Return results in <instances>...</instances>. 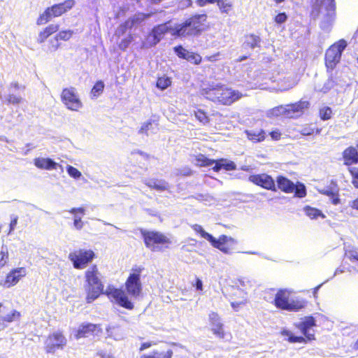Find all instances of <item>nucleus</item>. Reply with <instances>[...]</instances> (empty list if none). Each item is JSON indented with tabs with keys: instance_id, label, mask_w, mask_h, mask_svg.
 Here are the masks:
<instances>
[{
	"instance_id": "24",
	"label": "nucleus",
	"mask_w": 358,
	"mask_h": 358,
	"mask_svg": "<svg viewBox=\"0 0 358 358\" xmlns=\"http://www.w3.org/2000/svg\"><path fill=\"white\" fill-rule=\"evenodd\" d=\"M34 165L41 169H56L57 164L50 158L37 157L34 159Z\"/></svg>"
},
{
	"instance_id": "51",
	"label": "nucleus",
	"mask_w": 358,
	"mask_h": 358,
	"mask_svg": "<svg viewBox=\"0 0 358 358\" xmlns=\"http://www.w3.org/2000/svg\"><path fill=\"white\" fill-rule=\"evenodd\" d=\"M152 124V120H148L147 122H144L141 127L140 128L138 132L140 134H145V135H148V130L150 129L151 126Z\"/></svg>"
},
{
	"instance_id": "35",
	"label": "nucleus",
	"mask_w": 358,
	"mask_h": 358,
	"mask_svg": "<svg viewBox=\"0 0 358 358\" xmlns=\"http://www.w3.org/2000/svg\"><path fill=\"white\" fill-rule=\"evenodd\" d=\"M171 80L169 77L162 76L158 77L156 82V87L161 90H164L171 85Z\"/></svg>"
},
{
	"instance_id": "40",
	"label": "nucleus",
	"mask_w": 358,
	"mask_h": 358,
	"mask_svg": "<svg viewBox=\"0 0 358 358\" xmlns=\"http://www.w3.org/2000/svg\"><path fill=\"white\" fill-rule=\"evenodd\" d=\"M103 82L101 80L96 81L91 90V94L93 96H98L103 92Z\"/></svg>"
},
{
	"instance_id": "25",
	"label": "nucleus",
	"mask_w": 358,
	"mask_h": 358,
	"mask_svg": "<svg viewBox=\"0 0 358 358\" xmlns=\"http://www.w3.org/2000/svg\"><path fill=\"white\" fill-rule=\"evenodd\" d=\"M222 169L225 171H234L236 169V165L232 161H229L224 158H220L215 160V165L213 170L215 172L220 171Z\"/></svg>"
},
{
	"instance_id": "58",
	"label": "nucleus",
	"mask_w": 358,
	"mask_h": 358,
	"mask_svg": "<svg viewBox=\"0 0 358 358\" xmlns=\"http://www.w3.org/2000/svg\"><path fill=\"white\" fill-rule=\"evenodd\" d=\"M220 55V52H217L214 55L206 56L205 59L209 62H215L217 60V57Z\"/></svg>"
},
{
	"instance_id": "43",
	"label": "nucleus",
	"mask_w": 358,
	"mask_h": 358,
	"mask_svg": "<svg viewBox=\"0 0 358 358\" xmlns=\"http://www.w3.org/2000/svg\"><path fill=\"white\" fill-rule=\"evenodd\" d=\"M230 240H231V238L228 237L225 235H222L220 236L218 239H216L213 236V240H209V242L211 243L213 246H215V245H224Z\"/></svg>"
},
{
	"instance_id": "13",
	"label": "nucleus",
	"mask_w": 358,
	"mask_h": 358,
	"mask_svg": "<svg viewBox=\"0 0 358 358\" xmlns=\"http://www.w3.org/2000/svg\"><path fill=\"white\" fill-rule=\"evenodd\" d=\"M106 294L120 306L128 310L134 308L133 303L129 299L127 294L122 289L109 287L106 292Z\"/></svg>"
},
{
	"instance_id": "5",
	"label": "nucleus",
	"mask_w": 358,
	"mask_h": 358,
	"mask_svg": "<svg viewBox=\"0 0 358 358\" xmlns=\"http://www.w3.org/2000/svg\"><path fill=\"white\" fill-rule=\"evenodd\" d=\"M347 45L345 39H340L327 49L324 55V64L327 72L331 73L335 69L341 61L342 53Z\"/></svg>"
},
{
	"instance_id": "49",
	"label": "nucleus",
	"mask_w": 358,
	"mask_h": 358,
	"mask_svg": "<svg viewBox=\"0 0 358 358\" xmlns=\"http://www.w3.org/2000/svg\"><path fill=\"white\" fill-rule=\"evenodd\" d=\"M287 20V15L285 12L279 13L274 17V21L277 24H282Z\"/></svg>"
},
{
	"instance_id": "56",
	"label": "nucleus",
	"mask_w": 358,
	"mask_h": 358,
	"mask_svg": "<svg viewBox=\"0 0 358 358\" xmlns=\"http://www.w3.org/2000/svg\"><path fill=\"white\" fill-rule=\"evenodd\" d=\"M85 210L84 208H73L69 210V213L75 215L78 213H80L81 215H85Z\"/></svg>"
},
{
	"instance_id": "4",
	"label": "nucleus",
	"mask_w": 358,
	"mask_h": 358,
	"mask_svg": "<svg viewBox=\"0 0 358 358\" xmlns=\"http://www.w3.org/2000/svg\"><path fill=\"white\" fill-rule=\"evenodd\" d=\"M310 105L308 101L300 99L294 103L275 106L271 110V113L274 116L294 118L303 114Z\"/></svg>"
},
{
	"instance_id": "17",
	"label": "nucleus",
	"mask_w": 358,
	"mask_h": 358,
	"mask_svg": "<svg viewBox=\"0 0 358 358\" xmlns=\"http://www.w3.org/2000/svg\"><path fill=\"white\" fill-rule=\"evenodd\" d=\"M342 158L343 164L348 166L358 163V140L355 146L350 145L343 151Z\"/></svg>"
},
{
	"instance_id": "26",
	"label": "nucleus",
	"mask_w": 358,
	"mask_h": 358,
	"mask_svg": "<svg viewBox=\"0 0 358 358\" xmlns=\"http://www.w3.org/2000/svg\"><path fill=\"white\" fill-rule=\"evenodd\" d=\"M320 192L324 194L331 196V202L334 204L336 205L340 202V199L338 196V188L333 180L330 181V185L329 187L324 188L320 190Z\"/></svg>"
},
{
	"instance_id": "53",
	"label": "nucleus",
	"mask_w": 358,
	"mask_h": 358,
	"mask_svg": "<svg viewBox=\"0 0 358 358\" xmlns=\"http://www.w3.org/2000/svg\"><path fill=\"white\" fill-rule=\"evenodd\" d=\"M217 2V0H196V3L199 7H203L207 4H213Z\"/></svg>"
},
{
	"instance_id": "39",
	"label": "nucleus",
	"mask_w": 358,
	"mask_h": 358,
	"mask_svg": "<svg viewBox=\"0 0 358 358\" xmlns=\"http://www.w3.org/2000/svg\"><path fill=\"white\" fill-rule=\"evenodd\" d=\"M332 109L329 106H324L319 110V117L322 120H330L332 117Z\"/></svg>"
},
{
	"instance_id": "21",
	"label": "nucleus",
	"mask_w": 358,
	"mask_h": 358,
	"mask_svg": "<svg viewBox=\"0 0 358 358\" xmlns=\"http://www.w3.org/2000/svg\"><path fill=\"white\" fill-rule=\"evenodd\" d=\"M154 14L153 12L144 13H138L135 14L131 17H129L122 24L124 27L123 31H124L127 29H131L134 25L139 24L145 20L150 18Z\"/></svg>"
},
{
	"instance_id": "33",
	"label": "nucleus",
	"mask_w": 358,
	"mask_h": 358,
	"mask_svg": "<svg viewBox=\"0 0 358 358\" xmlns=\"http://www.w3.org/2000/svg\"><path fill=\"white\" fill-rule=\"evenodd\" d=\"M146 185L158 192L164 191L166 189L167 184L165 180H147Z\"/></svg>"
},
{
	"instance_id": "34",
	"label": "nucleus",
	"mask_w": 358,
	"mask_h": 358,
	"mask_svg": "<svg viewBox=\"0 0 358 358\" xmlns=\"http://www.w3.org/2000/svg\"><path fill=\"white\" fill-rule=\"evenodd\" d=\"M256 185L260 186L266 189L273 191L277 190V185L275 180H252Z\"/></svg>"
},
{
	"instance_id": "36",
	"label": "nucleus",
	"mask_w": 358,
	"mask_h": 358,
	"mask_svg": "<svg viewBox=\"0 0 358 358\" xmlns=\"http://www.w3.org/2000/svg\"><path fill=\"white\" fill-rule=\"evenodd\" d=\"M246 38L247 40L245 41V43L247 46L251 48H255L259 45L261 39L258 36L251 34L247 36Z\"/></svg>"
},
{
	"instance_id": "30",
	"label": "nucleus",
	"mask_w": 358,
	"mask_h": 358,
	"mask_svg": "<svg viewBox=\"0 0 358 358\" xmlns=\"http://www.w3.org/2000/svg\"><path fill=\"white\" fill-rule=\"evenodd\" d=\"M196 165L199 166H210L215 164V160L208 158L205 155L199 153L195 156Z\"/></svg>"
},
{
	"instance_id": "64",
	"label": "nucleus",
	"mask_w": 358,
	"mask_h": 358,
	"mask_svg": "<svg viewBox=\"0 0 358 358\" xmlns=\"http://www.w3.org/2000/svg\"><path fill=\"white\" fill-rule=\"evenodd\" d=\"M350 206L354 209L358 210V199L352 201L350 203Z\"/></svg>"
},
{
	"instance_id": "54",
	"label": "nucleus",
	"mask_w": 358,
	"mask_h": 358,
	"mask_svg": "<svg viewBox=\"0 0 358 358\" xmlns=\"http://www.w3.org/2000/svg\"><path fill=\"white\" fill-rule=\"evenodd\" d=\"M269 135L271 136V137L273 140L278 141L280 138L281 132L279 129H275V130L271 131L269 133Z\"/></svg>"
},
{
	"instance_id": "8",
	"label": "nucleus",
	"mask_w": 358,
	"mask_h": 358,
	"mask_svg": "<svg viewBox=\"0 0 358 358\" xmlns=\"http://www.w3.org/2000/svg\"><path fill=\"white\" fill-rule=\"evenodd\" d=\"M95 257L92 250L80 249L71 252L69 259L73 263V267L77 269H83L90 263Z\"/></svg>"
},
{
	"instance_id": "9",
	"label": "nucleus",
	"mask_w": 358,
	"mask_h": 358,
	"mask_svg": "<svg viewBox=\"0 0 358 358\" xmlns=\"http://www.w3.org/2000/svg\"><path fill=\"white\" fill-rule=\"evenodd\" d=\"M67 343V339L60 331H55L49 334L44 345L47 353L53 354L57 350H63Z\"/></svg>"
},
{
	"instance_id": "22",
	"label": "nucleus",
	"mask_w": 358,
	"mask_h": 358,
	"mask_svg": "<svg viewBox=\"0 0 358 358\" xmlns=\"http://www.w3.org/2000/svg\"><path fill=\"white\" fill-rule=\"evenodd\" d=\"M75 0H66L63 2L51 6L55 17H57L69 12L75 6Z\"/></svg>"
},
{
	"instance_id": "52",
	"label": "nucleus",
	"mask_w": 358,
	"mask_h": 358,
	"mask_svg": "<svg viewBox=\"0 0 358 358\" xmlns=\"http://www.w3.org/2000/svg\"><path fill=\"white\" fill-rule=\"evenodd\" d=\"M17 220H18L17 216H16V215L12 216V219H11V221L10 223V229H9L8 234H11L15 230V227L17 224Z\"/></svg>"
},
{
	"instance_id": "10",
	"label": "nucleus",
	"mask_w": 358,
	"mask_h": 358,
	"mask_svg": "<svg viewBox=\"0 0 358 358\" xmlns=\"http://www.w3.org/2000/svg\"><path fill=\"white\" fill-rule=\"evenodd\" d=\"M61 101L65 106L71 110L78 111L83 107V103L73 87L64 88L61 93Z\"/></svg>"
},
{
	"instance_id": "37",
	"label": "nucleus",
	"mask_w": 358,
	"mask_h": 358,
	"mask_svg": "<svg viewBox=\"0 0 358 358\" xmlns=\"http://www.w3.org/2000/svg\"><path fill=\"white\" fill-rule=\"evenodd\" d=\"M73 30H62L59 31L54 37L55 40L58 41H69L73 36Z\"/></svg>"
},
{
	"instance_id": "62",
	"label": "nucleus",
	"mask_w": 358,
	"mask_h": 358,
	"mask_svg": "<svg viewBox=\"0 0 358 358\" xmlns=\"http://www.w3.org/2000/svg\"><path fill=\"white\" fill-rule=\"evenodd\" d=\"M97 355L101 357V358H111V356L109 355V354H107L106 352H103V351H100L97 353Z\"/></svg>"
},
{
	"instance_id": "11",
	"label": "nucleus",
	"mask_w": 358,
	"mask_h": 358,
	"mask_svg": "<svg viewBox=\"0 0 358 358\" xmlns=\"http://www.w3.org/2000/svg\"><path fill=\"white\" fill-rule=\"evenodd\" d=\"M142 270L143 268L140 266L132 268L133 273L129 275L126 281L127 292L131 297L137 298L141 293L142 285L140 280V275Z\"/></svg>"
},
{
	"instance_id": "55",
	"label": "nucleus",
	"mask_w": 358,
	"mask_h": 358,
	"mask_svg": "<svg viewBox=\"0 0 358 358\" xmlns=\"http://www.w3.org/2000/svg\"><path fill=\"white\" fill-rule=\"evenodd\" d=\"M348 171H349L352 179H358V167L350 166L348 168Z\"/></svg>"
},
{
	"instance_id": "23",
	"label": "nucleus",
	"mask_w": 358,
	"mask_h": 358,
	"mask_svg": "<svg viewBox=\"0 0 358 358\" xmlns=\"http://www.w3.org/2000/svg\"><path fill=\"white\" fill-rule=\"evenodd\" d=\"M59 29V25L58 24H48L42 31L39 32L38 42L39 43L45 42L50 36L57 32Z\"/></svg>"
},
{
	"instance_id": "45",
	"label": "nucleus",
	"mask_w": 358,
	"mask_h": 358,
	"mask_svg": "<svg viewBox=\"0 0 358 358\" xmlns=\"http://www.w3.org/2000/svg\"><path fill=\"white\" fill-rule=\"evenodd\" d=\"M20 317V313L17 310H13L11 313L7 314L3 319V321L11 322L18 320Z\"/></svg>"
},
{
	"instance_id": "59",
	"label": "nucleus",
	"mask_w": 358,
	"mask_h": 358,
	"mask_svg": "<svg viewBox=\"0 0 358 358\" xmlns=\"http://www.w3.org/2000/svg\"><path fill=\"white\" fill-rule=\"evenodd\" d=\"M194 286L196 287V289L197 290L201 291L203 289V282L201 280H200L199 278H196Z\"/></svg>"
},
{
	"instance_id": "12",
	"label": "nucleus",
	"mask_w": 358,
	"mask_h": 358,
	"mask_svg": "<svg viewBox=\"0 0 358 358\" xmlns=\"http://www.w3.org/2000/svg\"><path fill=\"white\" fill-rule=\"evenodd\" d=\"M145 244L152 251H160L162 248L159 245L169 242V239L162 234L156 231H141Z\"/></svg>"
},
{
	"instance_id": "57",
	"label": "nucleus",
	"mask_w": 358,
	"mask_h": 358,
	"mask_svg": "<svg viewBox=\"0 0 358 358\" xmlns=\"http://www.w3.org/2000/svg\"><path fill=\"white\" fill-rule=\"evenodd\" d=\"M84 226L83 220H73V227L77 230H81Z\"/></svg>"
},
{
	"instance_id": "31",
	"label": "nucleus",
	"mask_w": 358,
	"mask_h": 358,
	"mask_svg": "<svg viewBox=\"0 0 358 358\" xmlns=\"http://www.w3.org/2000/svg\"><path fill=\"white\" fill-rule=\"evenodd\" d=\"M194 115L196 120L203 124H207L210 122L208 113L201 108H197L194 110Z\"/></svg>"
},
{
	"instance_id": "18",
	"label": "nucleus",
	"mask_w": 358,
	"mask_h": 358,
	"mask_svg": "<svg viewBox=\"0 0 358 358\" xmlns=\"http://www.w3.org/2000/svg\"><path fill=\"white\" fill-rule=\"evenodd\" d=\"M208 320L210 329L213 334L217 338H223L224 336V331L223 329V324L219 315L217 313L210 312L208 315Z\"/></svg>"
},
{
	"instance_id": "1",
	"label": "nucleus",
	"mask_w": 358,
	"mask_h": 358,
	"mask_svg": "<svg viewBox=\"0 0 358 358\" xmlns=\"http://www.w3.org/2000/svg\"><path fill=\"white\" fill-rule=\"evenodd\" d=\"M199 94L206 99L223 106H230L243 97L238 90L219 85L203 87Z\"/></svg>"
},
{
	"instance_id": "42",
	"label": "nucleus",
	"mask_w": 358,
	"mask_h": 358,
	"mask_svg": "<svg viewBox=\"0 0 358 358\" xmlns=\"http://www.w3.org/2000/svg\"><path fill=\"white\" fill-rule=\"evenodd\" d=\"M192 229H194V231L199 234L201 235V236L202 238H205L206 240H207L208 241H209V240H213V236L211 234L207 233L206 231H205L201 225L194 224L192 226Z\"/></svg>"
},
{
	"instance_id": "29",
	"label": "nucleus",
	"mask_w": 358,
	"mask_h": 358,
	"mask_svg": "<svg viewBox=\"0 0 358 358\" xmlns=\"http://www.w3.org/2000/svg\"><path fill=\"white\" fill-rule=\"evenodd\" d=\"M216 3L222 13L228 15L233 10L234 3L231 0H217Z\"/></svg>"
},
{
	"instance_id": "16",
	"label": "nucleus",
	"mask_w": 358,
	"mask_h": 358,
	"mask_svg": "<svg viewBox=\"0 0 358 358\" xmlns=\"http://www.w3.org/2000/svg\"><path fill=\"white\" fill-rule=\"evenodd\" d=\"M27 270L24 267H20L13 269L6 275L5 280H0V285L5 287H10L16 285L20 280L25 276Z\"/></svg>"
},
{
	"instance_id": "48",
	"label": "nucleus",
	"mask_w": 358,
	"mask_h": 358,
	"mask_svg": "<svg viewBox=\"0 0 358 358\" xmlns=\"http://www.w3.org/2000/svg\"><path fill=\"white\" fill-rule=\"evenodd\" d=\"M173 355V352L171 350L167 351L157 352H155L152 355L155 358H171Z\"/></svg>"
},
{
	"instance_id": "19",
	"label": "nucleus",
	"mask_w": 358,
	"mask_h": 358,
	"mask_svg": "<svg viewBox=\"0 0 358 358\" xmlns=\"http://www.w3.org/2000/svg\"><path fill=\"white\" fill-rule=\"evenodd\" d=\"M316 324L314 317L312 316H309L306 317L303 322L299 323L297 327L301 330V331L306 337V338L310 341L315 338L314 331L312 329V328Z\"/></svg>"
},
{
	"instance_id": "28",
	"label": "nucleus",
	"mask_w": 358,
	"mask_h": 358,
	"mask_svg": "<svg viewBox=\"0 0 358 358\" xmlns=\"http://www.w3.org/2000/svg\"><path fill=\"white\" fill-rule=\"evenodd\" d=\"M52 17H55L53 14L52 8L51 6L48 7L45 9L43 13H41L36 20L37 25H42L48 22Z\"/></svg>"
},
{
	"instance_id": "20",
	"label": "nucleus",
	"mask_w": 358,
	"mask_h": 358,
	"mask_svg": "<svg viewBox=\"0 0 358 358\" xmlns=\"http://www.w3.org/2000/svg\"><path fill=\"white\" fill-rule=\"evenodd\" d=\"M99 328V326L92 323H83L79 325L74 331V336L76 339L88 337L92 335Z\"/></svg>"
},
{
	"instance_id": "7",
	"label": "nucleus",
	"mask_w": 358,
	"mask_h": 358,
	"mask_svg": "<svg viewBox=\"0 0 358 358\" xmlns=\"http://www.w3.org/2000/svg\"><path fill=\"white\" fill-rule=\"evenodd\" d=\"M170 22L171 21H167L154 26L146 36L143 47L146 48L153 47L159 43L166 34L169 32L172 34L173 28L169 26Z\"/></svg>"
},
{
	"instance_id": "61",
	"label": "nucleus",
	"mask_w": 358,
	"mask_h": 358,
	"mask_svg": "<svg viewBox=\"0 0 358 358\" xmlns=\"http://www.w3.org/2000/svg\"><path fill=\"white\" fill-rule=\"evenodd\" d=\"M214 247L217 248V249H219V250H220L221 251L224 252V253H227L228 250H229V248L225 247L224 245H215Z\"/></svg>"
},
{
	"instance_id": "63",
	"label": "nucleus",
	"mask_w": 358,
	"mask_h": 358,
	"mask_svg": "<svg viewBox=\"0 0 358 358\" xmlns=\"http://www.w3.org/2000/svg\"><path fill=\"white\" fill-rule=\"evenodd\" d=\"M243 304V302H240V303H238V302H231V305L233 308V309L236 311H237L238 310V308L239 306Z\"/></svg>"
},
{
	"instance_id": "47",
	"label": "nucleus",
	"mask_w": 358,
	"mask_h": 358,
	"mask_svg": "<svg viewBox=\"0 0 358 358\" xmlns=\"http://www.w3.org/2000/svg\"><path fill=\"white\" fill-rule=\"evenodd\" d=\"M6 100L8 103L19 104L22 102V98L15 94H8Z\"/></svg>"
},
{
	"instance_id": "46",
	"label": "nucleus",
	"mask_w": 358,
	"mask_h": 358,
	"mask_svg": "<svg viewBox=\"0 0 358 358\" xmlns=\"http://www.w3.org/2000/svg\"><path fill=\"white\" fill-rule=\"evenodd\" d=\"M66 171L69 175L70 177L73 178H78L81 176L80 171H79L76 168L72 166H67Z\"/></svg>"
},
{
	"instance_id": "15",
	"label": "nucleus",
	"mask_w": 358,
	"mask_h": 358,
	"mask_svg": "<svg viewBox=\"0 0 358 358\" xmlns=\"http://www.w3.org/2000/svg\"><path fill=\"white\" fill-rule=\"evenodd\" d=\"M173 51L180 59H185L194 65H199L203 59L199 53L189 52L181 45L175 46Z\"/></svg>"
},
{
	"instance_id": "6",
	"label": "nucleus",
	"mask_w": 358,
	"mask_h": 358,
	"mask_svg": "<svg viewBox=\"0 0 358 358\" xmlns=\"http://www.w3.org/2000/svg\"><path fill=\"white\" fill-rule=\"evenodd\" d=\"M291 292L288 289H280L275 297L277 308L288 311H296L305 307V301L299 299L290 298Z\"/></svg>"
},
{
	"instance_id": "50",
	"label": "nucleus",
	"mask_w": 358,
	"mask_h": 358,
	"mask_svg": "<svg viewBox=\"0 0 358 358\" xmlns=\"http://www.w3.org/2000/svg\"><path fill=\"white\" fill-rule=\"evenodd\" d=\"M319 131L317 129H315L314 128L310 127H303L300 133L303 136H310L313 135L315 133L317 134Z\"/></svg>"
},
{
	"instance_id": "14",
	"label": "nucleus",
	"mask_w": 358,
	"mask_h": 358,
	"mask_svg": "<svg viewBox=\"0 0 358 358\" xmlns=\"http://www.w3.org/2000/svg\"><path fill=\"white\" fill-rule=\"evenodd\" d=\"M277 189H280L286 193L294 192L298 197L302 198L306 196V187L304 185L298 183L294 185L292 180H276Z\"/></svg>"
},
{
	"instance_id": "32",
	"label": "nucleus",
	"mask_w": 358,
	"mask_h": 358,
	"mask_svg": "<svg viewBox=\"0 0 358 358\" xmlns=\"http://www.w3.org/2000/svg\"><path fill=\"white\" fill-rule=\"evenodd\" d=\"M247 136L249 140L255 143L263 141L266 138V134L263 129L259 131L247 132Z\"/></svg>"
},
{
	"instance_id": "38",
	"label": "nucleus",
	"mask_w": 358,
	"mask_h": 358,
	"mask_svg": "<svg viewBox=\"0 0 358 358\" xmlns=\"http://www.w3.org/2000/svg\"><path fill=\"white\" fill-rule=\"evenodd\" d=\"M303 211L305 212L306 215L310 219H315L319 216L324 217L322 212L320 210L315 208H311L308 206H305L303 208Z\"/></svg>"
},
{
	"instance_id": "60",
	"label": "nucleus",
	"mask_w": 358,
	"mask_h": 358,
	"mask_svg": "<svg viewBox=\"0 0 358 358\" xmlns=\"http://www.w3.org/2000/svg\"><path fill=\"white\" fill-rule=\"evenodd\" d=\"M11 88L15 90L24 89V86H21L17 82H12L10 85Z\"/></svg>"
},
{
	"instance_id": "27",
	"label": "nucleus",
	"mask_w": 358,
	"mask_h": 358,
	"mask_svg": "<svg viewBox=\"0 0 358 358\" xmlns=\"http://www.w3.org/2000/svg\"><path fill=\"white\" fill-rule=\"evenodd\" d=\"M106 331L108 336L115 341H121L124 337L123 330L119 326H109Z\"/></svg>"
},
{
	"instance_id": "44",
	"label": "nucleus",
	"mask_w": 358,
	"mask_h": 358,
	"mask_svg": "<svg viewBox=\"0 0 358 358\" xmlns=\"http://www.w3.org/2000/svg\"><path fill=\"white\" fill-rule=\"evenodd\" d=\"M132 40L133 37L131 35H129L127 38H123L118 45L120 49L123 51L125 50L129 46Z\"/></svg>"
},
{
	"instance_id": "3",
	"label": "nucleus",
	"mask_w": 358,
	"mask_h": 358,
	"mask_svg": "<svg viewBox=\"0 0 358 358\" xmlns=\"http://www.w3.org/2000/svg\"><path fill=\"white\" fill-rule=\"evenodd\" d=\"M101 274L96 265L92 266L85 271L86 284L85 289L87 293L86 301L92 303L103 292V285L100 278Z\"/></svg>"
},
{
	"instance_id": "41",
	"label": "nucleus",
	"mask_w": 358,
	"mask_h": 358,
	"mask_svg": "<svg viewBox=\"0 0 358 358\" xmlns=\"http://www.w3.org/2000/svg\"><path fill=\"white\" fill-rule=\"evenodd\" d=\"M283 336L288 337V341L290 343H302L305 342V338L302 336H294L292 332L287 330H283L282 331Z\"/></svg>"
},
{
	"instance_id": "2",
	"label": "nucleus",
	"mask_w": 358,
	"mask_h": 358,
	"mask_svg": "<svg viewBox=\"0 0 358 358\" xmlns=\"http://www.w3.org/2000/svg\"><path fill=\"white\" fill-rule=\"evenodd\" d=\"M207 20L208 16L205 13L192 15L173 27L172 36L178 38L199 36L208 28Z\"/></svg>"
}]
</instances>
